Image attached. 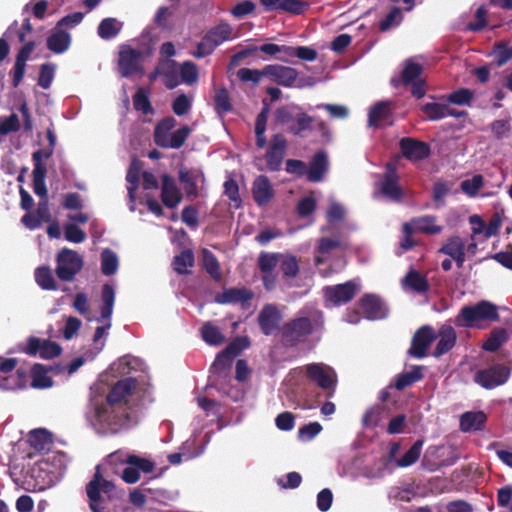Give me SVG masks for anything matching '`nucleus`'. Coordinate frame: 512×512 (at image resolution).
Wrapping results in <instances>:
<instances>
[{"label": "nucleus", "mask_w": 512, "mask_h": 512, "mask_svg": "<svg viewBox=\"0 0 512 512\" xmlns=\"http://www.w3.org/2000/svg\"><path fill=\"white\" fill-rule=\"evenodd\" d=\"M306 376L320 388L327 390V397L334 395L337 385V375L333 368L321 363H311L305 366Z\"/></svg>", "instance_id": "f8f14e48"}, {"label": "nucleus", "mask_w": 512, "mask_h": 512, "mask_svg": "<svg viewBox=\"0 0 512 512\" xmlns=\"http://www.w3.org/2000/svg\"><path fill=\"white\" fill-rule=\"evenodd\" d=\"M423 378L420 366H414L412 371L401 373L395 381V388L399 391L420 381Z\"/></svg>", "instance_id": "a18cd8bd"}, {"label": "nucleus", "mask_w": 512, "mask_h": 512, "mask_svg": "<svg viewBox=\"0 0 512 512\" xmlns=\"http://www.w3.org/2000/svg\"><path fill=\"white\" fill-rule=\"evenodd\" d=\"M295 110H300L297 105H284L278 107L274 112L275 121L280 125H288L296 116Z\"/></svg>", "instance_id": "13d9d810"}, {"label": "nucleus", "mask_w": 512, "mask_h": 512, "mask_svg": "<svg viewBox=\"0 0 512 512\" xmlns=\"http://www.w3.org/2000/svg\"><path fill=\"white\" fill-rule=\"evenodd\" d=\"M313 331V322L309 317L294 318L286 322L280 330L282 343L286 347H294L306 341Z\"/></svg>", "instance_id": "6e6552de"}, {"label": "nucleus", "mask_w": 512, "mask_h": 512, "mask_svg": "<svg viewBox=\"0 0 512 512\" xmlns=\"http://www.w3.org/2000/svg\"><path fill=\"white\" fill-rule=\"evenodd\" d=\"M194 263L195 257L193 251L191 249H184L180 254L174 256L172 265L173 269L179 275H187L191 273L188 268L193 267Z\"/></svg>", "instance_id": "58836bf2"}, {"label": "nucleus", "mask_w": 512, "mask_h": 512, "mask_svg": "<svg viewBox=\"0 0 512 512\" xmlns=\"http://www.w3.org/2000/svg\"><path fill=\"white\" fill-rule=\"evenodd\" d=\"M84 265L81 255L69 248L61 249L56 255L55 274L63 282H72Z\"/></svg>", "instance_id": "0eeeda50"}, {"label": "nucleus", "mask_w": 512, "mask_h": 512, "mask_svg": "<svg viewBox=\"0 0 512 512\" xmlns=\"http://www.w3.org/2000/svg\"><path fill=\"white\" fill-rule=\"evenodd\" d=\"M286 149L287 140L283 134L278 133L271 137L270 145L265 155L268 170L272 172L280 170Z\"/></svg>", "instance_id": "a211bd4d"}, {"label": "nucleus", "mask_w": 512, "mask_h": 512, "mask_svg": "<svg viewBox=\"0 0 512 512\" xmlns=\"http://www.w3.org/2000/svg\"><path fill=\"white\" fill-rule=\"evenodd\" d=\"M252 195L255 203L259 206L266 205L274 197V190L270 180L265 175H259L253 182Z\"/></svg>", "instance_id": "a878e982"}, {"label": "nucleus", "mask_w": 512, "mask_h": 512, "mask_svg": "<svg viewBox=\"0 0 512 512\" xmlns=\"http://www.w3.org/2000/svg\"><path fill=\"white\" fill-rule=\"evenodd\" d=\"M437 217L434 215H424L415 217L411 220L413 229L428 235H436L442 232L443 227L438 225Z\"/></svg>", "instance_id": "2f4dec72"}, {"label": "nucleus", "mask_w": 512, "mask_h": 512, "mask_svg": "<svg viewBox=\"0 0 512 512\" xmlns=\"http://www.w3.org/2000/svg\"><path fill=\"white\" fill-rule=\"evenodd\" d=\"M358 305L368 320L383 319L387 315V309L377 295L364 294L359 299Z\"/></svg>", "instance_id": "4be33fe9"}, {"label": "nucleus", "mask_w": 512, "mask_h": 512, "mask_svg": "<svg viewBox=\"0 0 512 512\" xmlns=\"http://www.w3.org/2000/svg\"><path fill=\"white\" fill-rule=\"evenodd\" d=\"M205 35L207 39L214 44V46L218 47L223 42L231 38L232 28L228 23H220L211 28Z\"/></svg>", "instance_id": "c03bdc74"}, {"label": "nucleus", "mask_w": 512, "mask_h": 512, "mask_svg": "<svg viewBox=\"0 0 512 512\" xmlns=\"http://www.w3.org/2000/svg\"><path fill=\"white\" fill-rule=\"evenodd\" d=\"M122 22L116 18H105L98 25V35L104 40H110L115 38L122 29Z\"/></svg>", "instance_id": "79ce46f5"}, {"label": "nucleus", "mask_w": 512, "mask_h": 512, "mask_svg": "<svg viewBox=\"0 0 512 512\" xmlns=\"http://www.w3.org/2000/svg\"><path fill=\"white\" fill-rule=\"evenodd\" d=\"M347 248L346 241L338 234L334 237H321L318 240L316 251L319 255L315 257V263H324L330 253L334 250H344Z\"/></svg>", "instance_id": "393cba45"}, {"label": "nucleus", "mask_w": 512, "mask_h": 512, "mask_svg": "<svg viewBox=\"0 0 512 512\" xmlns=\"http://www.w3.org/2000/svg\"><path fill=\"white\" fill-rule=\"evenodd\" d=\"M447 107L445 103L429 102L422 105L421 111L428 120L438 121L446 117Z\"/></svg>", "instance_id": "09e8293b"}, {"label": "nucleus", "mask_w": 512, "mask_h": 512, "mask_svg": "<svg viewBox=\"0 0 512 512\" xmlns=\"http://www.w3.org/2000/svg\"><path fill=\"white\" fill-rule=\"evenodd\" d=\"M253 298V293L247 288H229L216 296L220 304L245 303Z\"/></svg>", "instance_id": "7c9ffc66"}, {"label": "nucleus", "mask_w": 512, "mask_h": 512, "mask_svg": "<svg viewBox=\"0 0 512 512\" xmlns=\"http://www.w3.org/2000/svg\"><path fill=\"white\" fill-rule=\"evenodd\" d=\"M133 105L137 111H141L145 115L153 113V107L146 91L143 88H139L134 94Z\"/></svg>", "instance_id": "052dcab7"}, {"label": "nucleus", "mask_w": 512, "mask_h": 512, "mask_svg": "<svg viewBox=\"0 0 512 512\" xmlns=\"http://www.w3.org/2000/svg\"><path fill=\"white\" fill-rule=\"evenodd\" d=\"M263 108L256 116L255 120V135H256V146L259 149H262L266 146V137H265V131H266V125H267V119H268V113H269V107L266 100H263Z\"/></svg>", "instance_id": "f704fd0d"}, {"label": "nucleus", "mask_w": 512, "mask_h": 512, "mask_svg": "<svg viewBox=\"0 0 512 512\" xmlns=\"http://www.w3.org/2000/svg\"><path fill=\"white\" fill-rule=\"evenodd\" d=\"M402 285L419 294L428 292L430 288L427 278L414 269L407 272L402 280Z\"/></svg>", "instance_id": "473e14b6"}, {"label": "nucleus", "mask_w": 512, "mask_h": 512, "mask_svg": "<svg viewBox=\"0 0 512 512\" xmlns=\"http://www.w3.org/2000/svg\"><path fill=\"white\" fill-rule=\"evenodd\" d=\"M176 123V119L172 116L165 117L157 123L154 129V142L157 146L179 149L185 144L192 130L188 125H184L170 133Z\"/></svg>", "instance_id": "39448f33"}, {"label": "nucleus", "mask_w": 512, "mask_h": 512, "mask_svg": "<svg viewBox=\"0 0 512 512\" xmlns=\"http://www.w3.org/2000/svg\"><path fill=\"white\" fill-rule=\"evenodd\" d=\"M500 316L498 307L490 301L481 300L475 305L463 306L455 319L459 327H475L479 322H497Z\"/></svg>", "instance_id": "20e7f679"}, {"label": "nucleus", "mask_w": 512, "mask_h": 512, "mask_svg": "<svg viewBox=\"0 0 512 512\" xmlns=\"http://www.w3.org/2000/svg\"><path fill=\"white\" fill-rule=\"evenodd\" d=\"M511 375V370L504 364H494L475 372L473 380L484 389L491 390L505 384Z\"/></svg>", "instance_id": "9d476101"}, {"label": "nucleus", "mask_w": 512, "mask_h": 512, "mask_svg": "<svg viewBox=\"0 0 512 512\" xmlns=\"http://www.w3.org/2000/svg\"><path fill=\"white\" fill-rule=\"evenodd\" d=\"M89 421L102 436L115 435L128 426L130 422L129 407L106 406L105 402L92 403V411Z\"/></svg>", "instance_id": "f257e3e1"}, {"label": "nucleus", "mask_w": 512, "mask_h": 512, "mask_svg": "<svg viewBox=\"0 0 512 512\" xmlns=\"http://www.w3.org/2000/svg\"><path fill=\"white\" fill-rule=\"evenodd\" d=\"M179 181L184 184L185 192L189 199L193 200L198 197L197 183L188 171H179Z\"/></svg>", "instance_id": "69168bd1"}, {"label": "nucleus", "mask_w": 512, "mask_h": 512, "mask_svg": "<svg viewBox=\"0 0 512 512\" xmlns=\"http://www.w3.org/2000/svg\"><path fill=\"white\" fill-rule=\"evenodd\" d=\"M118 268V258L115 252L105 249L101 253V271L106 276L116 273Z\"/></svg>", "instance_id": "5fc2aeb1"}, {"label": "nucleus", "mask_w": 512, "mask_h": 512, "mask_svg": "<svg viewBox=\"0 0 512 512\" xmlns=\"http://www.w3.org/2000/svg\"><path fill=\"white\" fill-rule=\"evenodd\" d=\"M35 49V42L34 41H28L24 42V45L20 48L16 55L14 67L11 70L12 74V86L14 88H17L21 81L23 80L25 69H26V62L29 60L30 55Z\"/></svg>", "instance_id": "5701e85b"}, {"label": "nucleus", "mask_w": 512, "mask_h": 512, "mask_svg": "<svg viewBox=\"0 0 512 512\" xmlns=\"http://www.w3.org/2000/svg\"><path fill=\"white\" fill-rule=\"evenodd\" d=\"M423 444L424 441L421 439L415 441L404 455L397 460V465L399 467H409L416 463L421 455Z\"/></svg>", "instance_id": "de8ad7c7"}, {"label": "nucleus", "mask_w": 512, "mask_h": 512, "mask_svg": "<svg viewBox=\"0 0 512 512\" xmlns=\"http://www.w3.org/2000/svg\"><path fill=\"white\" fill-rule=\"evenodd\" d=\"M487 416L483 411H468L460 417V429L463 432L480 431L485 427Z\"/></svg>", "instance_id": "c85d7f7f"}, {"label": "nucleus", "mask_w": 512, "mask_h": 512, "mask_svg": "<svg viewBox=\"0 0 512 512\" xmlns=\"http://www.w3.org/2000/svg\"><path fill=\"white\" fill-rule=\"evenodd\" d=\"M495 63L498 67L505 65L512 59V45L508 46L506 42H496L493 46Z\"/></svg>", "instance_id": "6e6d98bb"}, {"label": "nucleus", "mask_w": 512, "mask_h": 512, "mask_svg": "<svg viewBox=\"0 0 512 512\" xmlns=\"http://www.w3.org/2000/svg\"><path fill=\"white\" fill-rule=\"evenodd\" d=\"M247 346L248 340L246 338H236L217 354L211 366V386L216 387L219 391L226 392L223 388L219 387L220 381L228 376L233 360Z\"/></svg>", "instance_id": "7ed1b4c3"}, {"label": "nucleus", "mask_w": 512, "mask_h": 512, "mask_svg": "<svg viewBox=\"0 0 512 512\" xmlns=\"http://www.w3.org/2000/svg\"><path fill=\"white\" fill-rule=\"evenodd\" d=\"M89 508L92 512H105L108 501L117 497L115 484L103 477L96 466L92 479L85 486Z\"/></svg>", "instance_id": "f03ea898"}, {"label": "nucleus", "mask_w": 512, "mask_h": 512, "mask_svg": "<svg viewBox=\"0 0 512 512\" xmlns=\"http://www.w3.org/2000/svg\"><path fill=\"white\" fill-rule=\"evenodd\" d=\"M35 281L43 290L55 291L58 286L53 277L52 271L48 266H40L36 268L34 273Z\"/></svg>", "instance_id": "37998d69"}, {"label": "nucleus", "mask_w": 512, "mask_h": 512, "mask_svg": "<svg viewBox=\"0 0 512 512\" xmlns=\"http://www.w3.org/2000/svg\"><path fill=\"white\" fill-rule=\"evenodd\" d=\"M282 315L278 308L272 304H266L260 310L257 321L261 332L265 336H271L280 331Z\"/></svg>", "instance_id": "f3484780"}, {"label": "nucleus", "mask_w": 512, "mask_h": 512, "mask_svg": "<svg viewBox=\"0 0 512 512\" xmlns=\"http://www.w3.org/2000/svg\"><path fill=\"white\" fill-rule=\"evenodd\" d=\"M456 332L450 325H443L439 330V341L433 351L434 357H440L450 351L456 343Z\"/></svg>", "instance_id": "cd10ccee"}, {"label": "nucleus", "mask_w": 512, "mask_h": 512, "mask_svg": "<svg viewBox=\"0 0 512 512\" xmlns=\"http://www.w3.org/2000/svg\"><path fill=\"white\" fill-rule=\"evenodd\" d=\"M201 335L203 340L210 345L218 346L224 342V336L220 329L209 322L202 326Z\"/></svg>", "instance_id": "864d4df0"}, {"label": "nucleus", "mask_w": 512, "mask_h": 512, "mask_svg": "<svg viewBox=\"0 0 512 512\" xmlns=\"http://www.w3.org/2000/svg\"><path fill=\"white\" fill-rule=\"evenodd\" d=\"M279 253L261 252L258 256V267L262 273V283L267 291L275 288L277 283L276 267L280 262Z\"/></svg>", "instance_id": "ddd939ff"}, {"label": "nucleus", "mask_w": 512, "mask_h": 512, "mask_svg": "<svg viewBox=\"0 0 512 512\" xmlns=\"http://www.w3.org/2000/svg\"><path fill=\"white\" fill-rule=\"evenodd\" d=\"M264 74L278 85L292 87L297 79L298 71L292 67L270 64L264 66Z\"/></svg>", "instance_id": "412c9836"}, {"label": "nucleus", "mask_w": 512, "mask_h": 512, "mask_svg": "<svg viewBox=\"0 0 512 512\" xmlns=\"http://www.w3.org/2000/svg\"><path fill=\"white\" fill-rule=\"evenodd\" d=\"M182 81L186 84H193L198 79V67L191 61H185L180 67Z\"/></svg>", "instance_id": "774afa93"}, {"label": "nucleus", "mask_w": 512, "mask_h": 512, "mask_svg": "<svg viewBox=\"0 0 512 512\" xmlns=\"http://www.w3.org/2000/svg\"><path fill=\"white\" fill-rule=\"evenodd\" d=\"M490 130L498 140L508 138L512 132V126L509 119H497L490 124Z\"/></svg>", "instance_id": "bf43d9fd"}, {"label": "nucleus", "mask_w": 512, "mask_h": 512, "mask_svg": "<svg viewBox=\"0 0 512 512\" xmlns=\"http://www.w3.org/2000/svg\"><path fill=\"white\" fill-rule=\"evenodd\" d=\"M400 176L394 163L388 162L385 165V172L379 186V193L389 201L401 202L404 197V190L400 185Z\"/></svg>", "instance_id": "9b49d317"}, {"label": "nucleus", "mask_w": 512, "mask_h": 512, "mask_svg": "<svg viewBox=\"0 0 512 512\" xmlns=\"http://www.w3.org/2000/svg\"><path fill=\"white\" fill-rule=\"evenodd\" d=\"M101 300L103 305L101 317L98 320H110L115 302V290L112 285L106 283L102 286Z\"/></svg>", "instance_id": "ea45409f"}, {"label": "nucleus", "mask_w": 512, "mask_h": 512, "mask_svg": "<svg viewBox=\"0 0 512 512\" xmlns=\"http://www.w3.org/2000/svg\"><path fill=\"white\" fill-rule=\"evenodd\" d=\"M403 21V14L399 7H393L383 20L379 22V30L386 32L393 27H397Z\"/></svg>", "instance_id": "4d7b16f0"}, {"label": "nucleus", "mask_w": 512, "mask_h": 512, "mask_svg": "<svg viewBox=\"0 0 512 512\" xmlns=\"http://www.w3.org/2000/svg\"><path fill=\"white\" fill-rule=\"evenodd\" d=\"M422 73L423 66L408 59L405 62L400 79L392 78L391 85L394 88H398L400 85H411L412 96L420 99L426 94L425 81L420 78Z\"/></svg>", "instance_id": "1a4fd4ad"}, {"label": "nucleus", "mask_w": 512, "mask_h": 512, "mask_svg": "<svg viewBox=\"0 0 512 512\" xmlns=\"http://www.w3.org/2000/svg\"><path fill=\"white\" fill-rule=\"evenodd\" d=\"M508 339L509 335L505 328H494L481 348L487 352H496Z\"/></svg>", "instance_id": "e433bc0d"}, {"label": "nucleus", "mask_w": 512, "mask_h": 512, "mask_svg": "<svg viewBox=\"0 0 512 512\" xmlns=\"http://www.w3.org/2000/svg\"><path fill=\"white\" fill-rule=\"evenodd\" d=\"M474 93L468 88H460L446 97V101L455 105H469L473 100Z\"/></svg>", "instance_id": "e2e57ef3"}, {"label": "nucleus", "mask_w": 512, "mask_h": 512, "mask_svg": "<svg viewBox=\"0 0 512 512\" xmlns=\"http://www.w3.org/2000/svg\"><path fill=\"white\" fill-rule=\"evenodd\" d=\"M358 291L359 286L353 280L346 281L342 284L325 286L323 288L325 299L334 306H341L350 302Z\"/></svg>", "instance_id": "4468645a"}, {"label": "nucleus", "mask_w": 512, "mask_h": 512, "mask_svg": "<svg viewBox=\"0 0 512 512\" xmlns=\"http://www.w3.org/2000/svg\"><path fill=\"white\" fill-rule=\"evenodd\" d=\"M391 115L389 102H378L369 110L368 124L369 126L380 127Z\"/></svg>", "instance_id": "72a5a7b5"}, {"label": "nucleus", "mask_w": 512, "mask_h": 512, "mask_svg": "<svg viewBox=\"0 0 512 512\" xmlns=\"http://www.w3.org/2000/svg\"><path fill=\"white\" fill-rule=\"evenodd\" d=\"M161 180V200L167 208L173 209L181 202L183 195L172 176L164 173Z\"/></svg>", "instance_id": "b1692460"}, {"label": "nucleus", "mask_w": 512, "mask_h": 512, "mask_svg": "<svg viewBox=\"0 0 512 512\" xmlns=\"http://www.w3.org/2000/svg\"><path fill=\"white\" fill-rule=\"evenodd\" d=\"M31 386L36 389H46L53 385V380L48 376V370L46 366L40 363H36L31 368Z\"/></svg>", "instance_id": "4c0bfd02"}, {"label": "nucleus", "mask_w": 512, "mask_h": 512, "mask_svg": "<svg viewBox=\"0 0 512 512\" xmlns=\"http://www.w3.org/2000/svg\"><path fill=\"white\" fill-rule=\"evenodd\" d=\"M214 109L220 116L232 110L230 96L226 88H220L215 92Z\"/></svg>", "instance_id": "603ef678"}, {"label": "nucleus", "mask_w": 512, "mask_h": 512, "mask_svg": "<svg viewBox=\"0 0 512 512\" xmlns=\"http://www.w3.org/2000/svg\"><path fill=\"white\" fill-rule=\"evenodd\" d=\"M203 268L215 281L222 279V273L220 264L216 256L207 248H203L201 251Z\"/></svg>", "instance_id": "a19ab883"}, {"label": "nucleus", "mask_w": 512, "mask_h": 512, "mask_svg": "<svg viewBox=\"0 0 512 512\" xmlns=\"http://www.w3.org/2000/svg\"><path fill=\"white\" fill-rule=\"evenodd\" d=\"M436 337L432 327L428 325L422 326L415 332L408 353L418 359L424 358L427 354V349Z\"/></svg>", "instance_id": "aec40b11"}, {"label": "nucleus", "mask_w": 512, "mask_h": 512, "mask_svg": "<svg viewBox=\"0 0 512 512\" xmlns=\"http://www.w3.org/2000/svg\"><path fill=\"white\" fill-rule=\"evenodd\" d=\"M55 73V65L52 63H44L40 67L38 85L43 89L50 88Z\"/></svg>", "instance_id": "338daca9"}, {"label": "nucleus", "mask_w": 512, "mask_h": 512, "mask_svg": "<svg viewBox=\"0 0 512 512\" xmlns=\"http://www.w3.org/2000/svg\"><path fill=\"white\" fill-rule=\"evenodd\" d=\"M328 170V157L326 152L318 151L315 153L309 163L307 170V180L317 183L322 181L324 174Z\"/></svg>", "instance_id": "bb28decb"}, {"label": "nucleus", "mask_w": 512, "mask_h": 512, "mask_svg": "<svg viewBox=\"0 0 512 512\" xmlns=\"http://www.w3.org/2000/svg\"><path fill=\"white\" fill-rule=\"evenodd\" d=\"M142 52L131 48L129 45H122L119 52V69L123 77H130L142 70Z\"/></svg>", "instance_id": "2eb2a0df"}, {"label": "nucleus", "mask_w": 512, "mask_h": 512, "mask_svg": "<svg viewBox=\"0 0 512 512\" xmlns=\"http://www.w3.org/2000/svg\"><path fill=\"white\" fill-rule=\"evenodd\" d=\"M70 44L71 35L58 28L53 31L46 40L47 48L55 54L64 53L69 48Z\"/></svg>", "instance_id": "c756f323"}, {"label": "nucleus", "mask_w": 512, "mask_h": 512, "mask_svg": "<svg viewBox=\"0 0 512 512\" xmlns=\"http://www.w3.org/2000/svg\"><path fill=\"white\" fill-rule=\"evenodd\" d=\"M295 123L288 127V132L294 136H302L304 131L311 130L313 118L305 112H298L294 118Z\"/></svg>", "instance_id": "49530a36"}, {"label": "nucleus", "mask_w": 512, "mask_h": 512, "mask_svg": "<svg viewBox=\"0 0 512 512\" xmlns=\"http://www.w3.org/2000/svg\"><path fill=\"white\" fill-rule=\"evenodd\" d=\"M124 463L132 465L144 473H151L155 468V463L147 458H142L135 454H128Z\"/></svg>", "instance_id": "680f3d73"}, {"label": "nucleus", "mask_w": 512, "mask_h": 512, "mask_svg": "<svg viewBox=\"0 0 512 512\" xmlns=\"http://www.w3.org/2000/svg\"><path fill=\"white\" fill-rule=\"evenodd\" d=\"M29 445L37 452H45L52 444L51 435L45 429H35L29 433Z\"/></svg>", "instance_id": "c9c22d12"}, {"label": "nucleus", "mask_w": 512, "mask_h": 512, "mask_svg": "<svg viewBox=\"0 0 512 512\" xmlns=\"http://www.w3.org/2000/svg\"><path fill=\"white\" fill-rule=\"evenodd\" d=\"M279 265L284 278H295L299 272L298 260L293 255L281 254Z\"/></svg>", "instance_id": "3c124183"}, {"label": "nucleus", "mask_w": 512, "mask_h": 512, "mask_svg": "<svg viewBox=\"0 0 512 512\" xmlns=\"http://www.w3.org/2000/svg\"><path fill=\"white\" fill-rule=\"evenodd\" d=\"M465 251V243L459 236H452L438 249V253L454 257Z\"/></svg>", "instance_id": "8fccbe9b"}, {"label": "nucleus", "mask_w": 512, "mask_h": 512, "mask_svg": "<svg viewBox=\"0 0 512 512\" xmlns=\"http://www.w3.org/2000/svg\"><path fill=\"white\" fill-rule=\"evenodd\" d=\"M402 156L411 161H421L430 156L431 149L428 143L411 137H403L399 141Z\"/></svg>", "instance_id": "6ab92c4d"}, {"label": "nucleus", "mask_w": 512, "mask_h": 512, "mask_svg": "<svg viewBox=\"0 0 512 512\" xmlns=\"http://www.w3.org/2000/svg\"><path fill=\"white\" fill-rule=\"evenodd\" d=\"M483 185L484 177L481 174H476L470 179L463 180L460 187L465 194L475 196Z\"/></svg>", "instance_id": "0e129e2a"}, {"label": "nucleus", "mask_w": 512, "mask_h": 512, "mask_svg": "<svg viewBox=\"0 0 512 512\" xmlns=\"http://www.w3.org/2000/svg\"><path fill=\"white\" fill-rule=\"evenodd\" d=\"M136 386L137 381L134 378L128 377L119 380L113 385L107 394L104 401L106 406L111 404L114 406L128 407L127 396L132 393Z\"/></svg>", "instance_id": "dca6fc26"}, {"label": "nucleus", "mask_w": 512, "mask_h": 512, "mask_svg": "<svg viewBox=\"0 0 512 512\" xmlns=\"http://www.w3.org/2000/svg\"><path fill=\"white\" fill-rule=\"evenodd\" d=\"M16 358L0 357V389L4 391H15L26 388L28 375L25 369L16 368Z\"/></svg>", "instance_id": "423d86ee"}]
</instances>
